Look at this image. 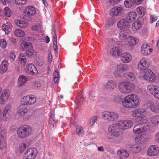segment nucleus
<instances>
[{
	"label": "nucleus",
	"instance_id": "1",
	"mask_svg": "<svg viewBox=\"0 0 159 159\" xmlns=\"http://www.w3.org/2000/svg\"><path fill=\"white\" fill-rule=\"evenodd\" d=\"M139 103L138 97L135 94H129L125 97L122 101L123 107L126 108H132L138 106Z\"/></svg>",
	"mask_w": 159,
	"mask_h": 159
},
{
	"label": "nucleus",
	"instance_id": "2",
	"mask_svg": "<svg viewBox=\"0 0 159 159\" xmlns=\"http://www.w3.org/2000/svg\"><path fill=\"white\" fill-rule=\"evenodd\" d=\"M135 88L134 84L129 82L124 81L121 83L119 86L120 91L123 93L127 94L132 92Z\"/></svg>",
	"mask_w": 159,
	"mask_h": 159
},
{
	"label": "nucleus",
	"instance_id": "3",
	"mask_svg": "<svg viewBox=\"0 0 159 159\" xmlns=\"http://www.w3.org/2000/svg\"><path fill=\"white\" fill-rule=\"evenodd\" d=\"M142 121L134 126L133 130L134 134H137L146 132L149 129L147 121Z\"/></svg>",
	"mask_w": 159,
	"mask_h": 159
},
{
	"label": "nucleus",
	"instance_id": "4",
	"mask_svg": "<svg viewBox=\"0 0 159 159\" xmlns=\"http://www.w3.org/2000/svg\"><path fill=\"white\" fill-rule=\"evenodd\" d=\"M109 133H107L105 137L108 139H112L115 136H118L119 135V129H117V126L116 124H112L108 128Z\"/></svg>",
	"mask_w": 159,
	"mask_h": 159
},
{
	"label": "nucleus",
	"instance_id": "5",
	"mask_svg": "<svg viewBox=\"0 0 159 159\" xmlns=\"http://www.w3.org/2000/svg\"><path fill=\"white\" fill-rule=\"evenodd\" d=\"M103 119L109 121H113L117 120L119 117V115L113 112L105 111L102 114Z\"/></svg>",
	"mask_w": 159,
	"mask_h": 159
},
{
	"label": "nucleus",
	"instance_id": "6",
	"mask_svg": "<svg viewBox=\"0 0 159 159\" xmlns=\"http://www.w3.org/2000/svg\"><path fill=\"white\" fill-rule=\"evenodd\" d=\"M38 153L35 148H33L28 149L24 154L23 159H34Z\"/></svg>",
	"mask_w": 159,
	"mask_h": 159
},
{
	"label": "nucleus",
	"instance_id": "7",
	"mask_svg": "<svg viewBox=\"0 0 159 159\" xmlns=\"http://www.w3.org/2000/svg\"><path fill=\"white\" fill-rule=\"evenodd\" d=\"M114 124L117 125L118 129H119V127L120 129H129L133 125V123L130 120H122L120 121L117 123H115Z\"/></svg>",
	"mask_w": 159,
	"mask_h": 159
},
{
	"label": "nucleus",
	"instance_id": "8",
	"mask_svg": "<svg viewBox=\"0 0 159 159\" xmlns=\"http://www.w3.org/2000/svg\"><path fill=\"white\" fill-rule=\"evenodd\" d=\"M143 78L145 80L150 82L154 81L156 80L155 75L150 69L145 70Z\"/></svg>",
	"mask_w": 159,
	"mask_h": 159
},
{
	"label": "nucleus",
	"instance_id": "9",
	"mask_svg": "<svg viewBox=\"0 0 159 159\" xmlns=\"http://www.w3.org/2000/svg\"><path fill=\"white\" fill-rule=\"evenodd\" d=\"M36 13V10L32 6L26 7L23 12V19H27V17L34 16Z\"/></svg>",
	"mask_w": 159,
	"mask_h": 159
},
{
	"label": "nucleus",
	"instance_id": "10",
	"mask_svg": "<svg viewBox=\"0 0 159 159\" xmlns=\"http://www.w3.org/2000/svg\"><path fill=\"white\" fill-rule=\"evenodd\" d=\"M129 68V66L127 64H120L117 65L116 71L114 73L115 76H120L121 75V73L127 71Z\"/></svg>",
	"mask_w": 159,
	"mask_h": 159
},
{
	"label": "nucleus",
	"instance_id": "11",
	"mask_svg": "<svg viewBox=\"0 0 159 159\" xmlns=\"http://www.w3.org/2000/svg\"><path fill=\"white\" fill-rule=\"evenodd\" d=\"M31 132L32 128L30 126L27 125H23L20 131V138H24L29 136Z\"/></svg>",
	"mask_w": 159,
	"mask_h": 159
},
{
	"label": "nucleus",
	"instance_id": "12",
	"mask_svg": "<svg viewBox=\"0 0 159 159\" xmlns=\"http://www.w3.org/2000/svg\"><path fill=\"white\" fill-rule=\"evenodd\" d=\"M144 106L147 109H149L152 111L157 112H159V103H154L152 102L146 103Z\"/></svg>",
	"mask_w": 159,
	"mask_h": 159
},
{
	"label": "nucleus",
	"instance_id": "13",
	"mask_svg": "<svg viewBox=\"0 0 159 159\" xmlns=\"http://www.w3.org/2000/svg\"><path fill=\"white\" fill-rule=\"evenodd\" d=\"M133 116L137 117L140 121H147L146 117L143 115V112L141 109L135 110L132 111Z\"/></svg>",
	"mask_w": 159,
	"mask_h": 159
},
{
	"label": "nucleus",
	"instance_id": "14",
	"mask_svg": "<svg viewBox=\"0 0 159 159\" xmlns=\"http://www.w3.org/2000/svg\"><path fill=\"white\" fill-rule=\"evenodd\" d=\"M36 98L35 97L25 96L20 101V104L23 105H30L34 104L36 101Z\"/></svg>",
	"mask_w": 159,
	"mask_h": 159
},
{
	"label": "nucleus",
	"instance_id": "15",
	"mask_svg": "<svg viewBox=\"0 0 159 159\" xmlns=\"http://www.w3.org/2000/svg\"><path fill=\"white\" fill-rule=\"evenodd\" d=\"M123 11L124 9L122 7H115L111 10L110 14L112 16H118L122 14Z\"/></svg>",
	"mask_w": 159,
	"mask_h": 159
},
{
	"label": "nucleus",
	"instance_id": "16",
	"mask_svg": "<svg viewBox=\"0 0 159 159\" xmlns=\"http://www.w3.org/2000/svg\"><path fill=\"white\" fill-rule=\"evenodd\" d=\"M27 73L30 75H35L38 73L36 67L33 63H29L26 65Z\"/></svg>",
	"mask_w": 159,
	"mask_h": 159
},
{
	"label": "nucleus",
	"instance_id": "17",
	"mask_svg": "<svg viewBox=\"0 0 159 159\" xmlns=\"http://www.w3.org/2000/svg\"><path fill=\"white\" fill-rule=\"evenodd\" d=\"M159 153L158 148L156 146H151L148 148L147 154L148 156L152 157L157 156Z\"/></svg>",
	"mask_w": 159,
	"mask_h": 159
},
{
	"label": "nucleus",
	"instance_id": "18",
	"mask_svg": "<svg viewBox=\"0 0 159 159\" xmlns=\"http://www.w3.org/2000/svg\"><path fill=\"white\" fill-rule=\"evenodd\" d=\"M152 50L148 44H143L141 47V53L144 55L147 56L152 53Z\"/></svg>",
	"mask_w": 159,
	"mask_h": 159
},
{
	"label": "nucleus",
	"instance_id": "19",
	"mask_svg": "<svg viewBox=\"0 0 159 159\" xmlns=\"http://www.w3.org/2000/svg\"><path fill=\"white\" fill-rule=\"evenodd\" d=\"M10 95L9 91L7 89L3 90L0 96V104H5L8 99Z\"/></svg>",
	"mask_w": 159,
	"mask_h": 159
},
{
	"label": "nucleus",
	"instance_id": "20",
	"mask_svg": "<svg viewBox=\"0 0 159 159\" xmlns=\"http://www.w3.org/2000/svg\"><path fill=\"white\" fill-rule=\"evenodd\" d=\"M121 60L124 63H128L132 60V56L129 53H121Z\"/></svg>",
	"mask_w": 159,
	"mask_h": 159
},
{
	"label": "nucleus",
	"instance_id": "21",
	"mask_svg": "<svg viewBox=\"0 0 159 159\" xmlns=\"http://www.w3.org/2000/svg\"><path fill=\"white\" fill-rule=\"evenodd\" d=\"M136 13L134 11H132L127 14L125 19L129 23L133 21L136 18Z\"/></svg>",
	"mask_w": 159,
	"mask_h": 159
},
{
	"label": "nucleus",
	"instance_id": "22",
	"mask_svg": "<svg viewBox=\"0 0 159 159\" xmlns=\"http://www.w3.org/2000/svg\"><path fill=\"white\" fill-rule=\"evenodd\" d=\"M147 59H141L138 64V68L141 70L145 71L147 68L148 64L147 63Z\"/></svg>",
	"mask_w": 159,
	"mask_h": 159
},
{
	"label": "nucleus",
	"instance_id": "23",
	"mask_svg": "<svg viewBox=\"0 0 159 159\" xmlns=\"http://www.w3.org/2000/svg\"><path fill=\"white\" fill-rule=\"evenodd\" d=\"M128 23L126 21L125 19H121L118 22L117 27L120 30L126 29L128 26Z\"/></svg>",
	"mask_w": 159,
	"mask_h": 159
},
{
	"label": "nucleus",
	"instance_id": "24",
	"mask_svg": "<svg viewBox=\"0 0 159 159\" xmlns=\"http://www.w3.org/2000/svg\"><path fill=\"white\" fill-rule=\"evenodd\" d=\"M129 150L133 153H137L139 152L141 150V148L136 144H133L129 145Z\"/></svg>",
	"mask_w": 159,
	"mask_h": 159
},
{
	"label": "nucleus",
	"instance_id": "25",
	"mask_svg": "<svg viewBox=\"0 0 159 159\" xmlns=\"http://www.w3.org/2000/svg\"><path fill=\"white\" fill-rule=\"evenodd\" d=\"M117 84L115 82L112 80L108 81L107 83L105 85V88L107 89H115L116 87Z\"/></svg>",
	"mask_w": 159,
	"mask_h": 159
},
{
	"label": "nucleus",
	"instance_id": "26",
	"mask_svg": "<svg viewBox=\"0 0 159 159\" xmlns=\"http://www.w3.org/2000/svg\"><path fill=\"white\" fill-rule=\"evenodd\" d=\"M30 114L26 108L20 109V117H23L25 119H28L30 117Z\"/></svg>",
	"mask_w": 159,
	"mask_h": 159
},
{
	"label": "nucleus",
	"instance_id": "27",
	"mask_svg": "<svg viewBox=\"0 0 159 159\" xmlns=\"http://www.w3.org/2000/svg\"><path fill=\"white\" fill-rule=\"evenodd\" d=\"M121 53L117 47H113L110 51V53L114 57L120 56V55Z\"/></svg>",
	"mask_w": 159,
	"mask_h": 159
},
{
	"label": "nucleus",
	"instance_id": "28",
	"mask_svg": "<svg viewBox=\"0 0 159 159\" xmlns=\"http://www.w3.org/2000/svg\"><path fill=\"white\" fill-rule=\"evenodd\" d=\"M33 48V45L31 43L29 42H25L22 46V51H25L28 49V50Z\"/></svg>",
	"mask_w": 159,
	"mask_h": 159
},
{
	"label": "nucleus",
	"instance_id": "29",
	"mask_svg": "<svg viewBox=\"0 0 159 159\" xmlns=\"http://www.w3.org/2000/svg\"><path fill=\"white\" fill-rule=\"evenodd\" d=\"M158 88L156 85L151 84L148 86L147 89L150 93L152 94Z\"/></svg>",
	"mask_w": 159,
	"mask_h": 159
},
{
	"label": "nucleus",
	"instance_id": "30",
	"mask_svg": "<svg viewBox=\"0 0 159 159\" xmlns=\"http://www.w3.org/2000/svg\"><path fill=\"white\" fill-rule=\"evenodd\" d=\"M129 30H122L119 34V38L121 40L126 39L127 38L128 31Z\"/></svg>",
	"mask_w": 159,
	"mask_h": 159
},
{
	"label": "nucleus",
	"instance_id": "31",
	"mask_svg": "<svg viewBox=\"0 0 159 159\" xmlns=\"http://www.w3.org/2000/svg\"><path fill=\"white\" fill-rule=\"evenodd\" d=\"M7 64L6 62L2 61L1 64L0 73L2 74L5 72L7 70Z\"/></svg>",
	"mask_w": 159,
	"mask_h": 159
},
{
	"label": "nucleus",
	"instance_id": "32",
	"mask_svg": "<svg viewBox=\"0 0 159 159\" xmlns=\"http://www.w3.org/2000/svg\"><path fill=\"white\" fill-rule=\"evenodd\" d=\"M142 26V25L140 21L137 20L133 23L132 28L133 30L134 29L139 30Z\"/></svg>",
	"mask_w": 159,
	"mask_h": 159
},
{
	"label": "nucleus",
	"instance_id": "33",
	"mask_svg": "<svg viewBox=\"0 0 159 159\" xmlns=\"http://www.w3.org/2000/svg\"><path fill=\"white\" fill-rule=\"evenodd\" d=\"M133 0H125L124 5L126 8H130L133 7L134 4Z\"/></svg>",
	"mask_w": 159,
	"mask_h": 159
},
{
	"label": "nucleus",
	"instance_id": "34",
	"mask_svg": "<svg viewBox=\"0 0 159 159\" xmlns=\"http://www.w3.org/2000/svg\"><path fill=\"white\" fill-rule=\"evenodd\" d=\"M124 75L128 79H130L132 81L134 80L135 79V75L132 72H128L125 73L124 74Z\"/></svg>",
	"mask_w": 159,
	"mask_h": 159
},
{
	"label": "nucleus",
	"instance_id": "35",
	"mask_svg": "<svg viewBox=\"0 0 159 159\" xmlns=\"http://www.w3.org/2000/svg\"><path fill=\"white\" fill-rule=\"evenodd\" d=\"M136 10L141 16H143L146 12L144 8L143 7H137Z\"/></svg>",
	"mask_w": 159,
	"mask_h": 159
},
{
	"label": "nucleus",
	"instance_id": "36",
	"mask_svg": "<svg viewBox=\"0 0 159 159\" xmlns=\"http://www.w3.org/2000/svg\"><path fill=\"white\" fill-rule=\"evenodd\" d=\"M129 40L128 41V44L130 46H133L135 45L138 43V41L135 37L130 36Z\"/></svg>",
	"mask_w": 159,
	"mask_h": 159
},
{
	"label": "nucleus",
	"instance_id": "37",
	"mask_svg": "<svg viewBox=\"0 0 159 159\" xmlns=\"http://www.w3.org/2000/svg\"><path fill=\"white\" fill-rule=\"evenodd\" d=\"M115 21V19L113 17L108 19L105 25L106 27L111 26L114 23Z\"/></svg>",
	"mask_w": 159,
	"mask_h": 159
},
{
	"label": "nucleus",
	"instance_id": "38",
	"mask_svg": "<svg viewBox=\"0 0 159 159\" xmlns=\"http://www.w3.org/2000/svg\"><path fill=\"white\" fill-rule=\"evenodd\" d=\"M0 133V148L3 149L6 146L5 143L4 142V139L3 135Z\"/></svg>",
	"mask_w": 159,
	"mask_h": 159
},
{
	"label": "nucleus",
	"instance_id": "39",
	"mask_svg": "<svg viewBox=\"0 0 159 159\" xmlns=\"http://www.w3.org/2000/svg\"><path fill=\"white\" fill-rule=\"evenodd\" d=\"M83 100L82 98V96H80L77 97L76 98L75 102L76 104V108H77V107L81 105V102Z\"/></svg>",
	"mask_w": 159,
	"mask_h": 159
},
{
	"label": "nucleus",
	"instance_id": "40",
	"mask_svg": "<svg viewBox=\"0 0 159 159\" xmlns=\"http://www.w3.org/2000/svg\"><path fill=\"white\" fill-rule=\"evenodd\" d=\"M76 132L77 134L80 136L84 132V130L83 127L80 125H77L76 127Z\"/></svg>",
	"mask_w": 159,
	"mask_h": 159
},
{
	"label": "nucleus",
	"instance_id": "41",
	"mask_svg": "<svg viewBox=\"0 0 159 159\" xmlns=\"http://www.w3.org/2000/svg\"><path fill=\"white\" fill-rule=\"evenodd\" d=\"M25 53L26 56L30 57L32 56L33 55L36 54V52L35 50H33V48H32L26 51Z\"/></svg>",
	"mask_w": 159,
	"mask_h": 159
},
{
	"label": "nucleus",
	"instance_id": "42",
	"mask_svg": "<svg viewBox=\"0 0 159 159\" xmlns=\"http://www.w3.org/2000/svg\"><path fill=\"white\" fill-rule=\"evenodd\" d=\"M120 0H110L106 3V6L107 7L112 6L115 4L117 3Z\"/></svg>",
	"mask_w": 159,
	"mask_h": 159
},
{
	"label": "nucleus",
	"instance_id": "43",
	"mask_svg": "<svg viewBox=\"0 0 159 159\" xmlns=\"http://www.w3.org/2000/svg\"><path fill=\"white\" fill-rule=\"evenodd\" d=\"M151 120L153 124H157L159 123V116H154L151 117Z\"/></svg>",
	"mask_w": 159,
	"mask_h": 159
},
{
	"label": "nucleus",
	"instance_id": "44",
	"mask_svg": "<svg viewBox=\"0 0 159 159\" xmlns=\"http://www.w3.org/2000/svg\"><path fill=\"white\" fill-rule=\"evenodd\" d=\"M28 80V79L26 76L20 75V86L26 83Z\"/></svg>",
	"mask_w": 159,
	"mask_h": 159
},
{
	"label": "nucleus",
	"instance_id": "45",
	"mask_svg": "<svg viewBox=\"0 0 159 159\" xmlns=\"http://www.w3.org/2000/svg\"><path fill=\"white\" fill-rule=\"evenodd\" d=\"M117 153L118 154H121L122 156H124L125 158L128 157L129 154L125 150H120L118 151Z\"/></svg>",
	"mask_w": 159,
	"mask_h": 159
},
{
	"label": "nucleus",
	"instance_id": "46",
	"mask_svg": "<svg viewBox=\"0 0 159 159\" xmlns=\"http://www.w3.org/2000/svg\"><path fill=\"white\" fill-rule=\"evenodd\" d=\"M11 108V105L9 104L7 105L4 108L3 112H2V114H8L10 113L9 111Z\"/></svg>",
	"mask_w": 159,
	"mask_h": 159
},
{
	"label": "nucleus",
	"instance_id": "47",
	"mask_svg": "<svg viewBox=\"0 0 159 159\" xmlns=\"http://www.w3.org/2000/svg\"><path fill=\"white\" fill-rule=\"evenodd\" d=\"M123 100L120 96H118L114 98V102L115 103H122Z\"/></svg>",
	"mask_w": 159,
	"mask_h": 159
},
{
	"label": "nucleus",
	"instance_id": "48",
	"mask_svg": "<svg viewBox=\"0 0 159 159\" xmlns=\"http://www.w3.org/2000/svg\"><path fill=\"white\" fill-rule=\"evenodd\" d=\"M97 117L96 116H94L92 118L89 120V126H92L93 124L96 122Z\"/></svg>",
	"mask_w": 159,
	"mask_h": 159
},
{
	"label": "nucleus",
	"instance_id": "49",
	"mask_svg": "<svg viewBox=\"0 0 159 159\" xmlns=\"http://www.w3.org/2000/svg\"><path fill=\"white\" fill-rule=\"evenodd\" d=\"M7 46L6 41L4 39H2L0 40V47L2 48H5Z\"/></svg>",
	"mask_w": 159,
	"mask_h": 159
},
{
	"label": "nucleus",
	"instance_id": "50",
	"mask_svg": "<svg viewBox=\"0 0 159 159\" xmlns=\"http://www.w3.org/2000/svg\"><path fill=\"white\" fill-rule=\"evenodd\" d=\"M153 93L152 95L156 98L159 99V88H157V90L155 91Z\"/></svg>",
	"mask_w": 159,
	"mask_h": 159
},
{
	"label": "nucleus",
	"instance_id": "51",
	"mask_svg": "<svg viewBox=\"0 0 159 159\" xmlns=\"http://www.w3.org/2000/svg\"><path fill=\"white\" fill-rule=\"evenodd\" d=\"M4 11L6 16L7 17H10L11 16L10 14L11 13V10L10 9L6 7L5 8Z\"/></svg>",
	"mask_w": 159,
	"mask_h": 159
},
{
	"label": "nucleus",
	"instance_id": "52",
	"mask_svg": "<svg viewBox=\"0 0 159 159\" xmlns=\"http://www.w3.org/2000/svg\"><path fill=\"white\" fill-rule=\"evenodd\" d=\"M29 145H27V144H26L25 143H24L23 144L20 145V153L23 152L28 147Z\"/></svg>",
	"mask_w": 159,
	"mask_h": 159
},
{
	"label": "nucleus",
	"instance_id": "53",
	"mask_svg": "<svg viewBox=\"0 0 159 159\" xmlns=\"http://www.w3.org/2000/svg\"><path fill=\"white\" fill-rule=\"evenodd\" d=\"M42 29L41 25L36 24L32 27L31 29L32 30H39Z\"/></svg>",
	"mask_w": 159,
	"mask_h": 159
},
{
	"label": "nucleus",
	"instance_id": "54",
	"mask_svg": "<svg viewBox=\"0 0 159 159\" xmlns=\"http://www.w3.org/2000/svg\"><path fill=\"white\" fill-rule=\"evenodd\" d=\"M23 57L21 53H20V57ZM20 57V64H21L23 66H25L27 62V59L23 57Z\"/></svg>",
	"mask_w": 159,
	"mask_h": 159
},
{
	"label": "nucleus",
	"instance_id": "55",
	"mask_svg": "<svg viewBox=\"0 0 159 159\" xmlns=\"http://www.w3.org/2000/svg\"><path fill=\"white\" fill-rule=\"evenodd\" d=\"M2 119L3 121H7L10 118L9 114H2Z\"/></svg>",
	"mask_w": 159,
	"mask_h": 159
},
{
	"label": "nucleus",
	"instance_id": "56",
	"mask_svg": "<svg viewBox=\"0 0 159 159\" xmlns=\"http://www.w3.org/2000/svg\"><path fill=\"white\" fill-rule=\"evenodd\" d=\"M16 57V56L15 54L13 52H11L9 56L10 60L11 62H13L15 60Z\"/></svg>",
	"mask_w": 159,
	"mask_h": 159
},
{
	"label": "nucleus",
	"instance_id": "57",
	"mask_svg": "<svg viewBox=\"0 0 159 159\" xmlns=\"http://www.w3.org/2000/svg\"><path fill=\"white\" fill-rule=\"evenodd\" d=\"M2 28L3 30H9L11 29V25L9 24L6 25L3 24L2 26Z\"/></svg>",
	"mask_w": 159,
	"mask_h": 159
},
{
	"label": "nucleus",
	"instance_id": "58",
	"mask_svg": "<svg viewBox=\"0 0 159 159\" xmlns=\"http://www.w3.org/2000/svg\"><path fill=\"white\" fill-rule=\"evenodd\" d=\"M28 25V24L25 21L20 20V28H24L27 26Z\"/></svg>",
	"mask_w": 159,
	"mask_h": 159
},
{
	"label": "nucleus",
	"instance_id": "59",
	"mask_svg": "<svg viewBox=\"0 0 159 159\" xmlns=\"http://www.w3.org/2000/svg\"><path fill=\"white\" fill-rule=\"evenodd\" d=\"M95 92L94 91H91L89 93V98L90 100H93V97H95Z\"/></svg>",
	"mask_w": 159,
	"mask_h": 159
},
{
	"label": "nucleus",
	"instance_id": "60",
	"mask_svg": "<svg viewBox=\"0 0 159 159\" xmlns=\"http://www.w3.org/2000/svg\"><path fill=\"white\" fill-rule=\"evenodd\" d=\"M15 117L16 119H19L20 117V109L18 108L17 111L15 115Z\"/></svg>",
	"mask_w": 159,
	"mask_h": 159
},
{
	"label": "nucleus",
	"instance_id": "61",
	"mask_svg": "<svg viewBox=\"0 0 159 159\" xmlns=\"http://www.w3.org/2000/svg\"><path fill=\"white\" fill-rule=\"evenodd\" d=\"M157 20V17L154 16H150V22L152 23L155 21Z\"/></svg>",
	"mask_w": 159,
	"mask_h": 159
},
{
	"label": "nucleus",
	"instance_id": "62",
	"mask_svg": "<svg viewBox=\"0 0 159 159\" xmlns=\"http://www.w3.org/2000/svg\"><path fill=\"white\" fill-rule=\"evenodd\" d=\"M55 120L54 116L53 114H51L50 117L49 123L51 124V122L54 121Z\"/></svg>",
	"mask_w": 159,
	"mask_h": 159
},
{
	"label": "nucleus",
	"instance_id": "63",
	"mask_svg": "<svg viewBox=\"0 0 159 159\" xmlns=\"http://www.w3.org/2000/svg\"><path fill=\"white\" fill-rule=\"evenodd\" d=\"M52 59V54L51 53H49L48 55V61L49 63H51V62Z\"/></svg>",
	"mask_w": 159,
	"mask_h": 159
},
{
	"label": "nucleus",
	"instance_id": "64",
	"mask_svg": "<svg viewBox=\"0 0 159 159\" xmlns=\"http://www.w3.org/2000/svg\"><path fill=\"white\" fill-rule=\"evenodd\" d=\"M156 141L159 143V132H158L156 135Z\"/></svg>",
	"mask_w": 159,
	"mask_h": 159
}]
</instances>
